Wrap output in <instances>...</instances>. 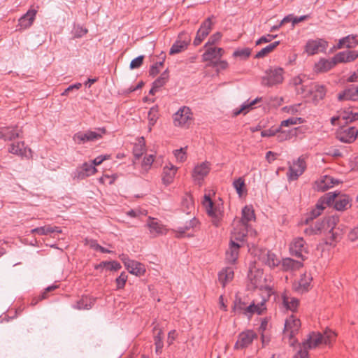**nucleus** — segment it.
<instances>
[{
  "mask_svg": "<svg viewBox=\"0 0 358 358\" xmlns=\"http://www.w3.org/2000/svg\"><path fill=\"white\" fill-rule=\"evenodd\" d=\"M336 334L330 329L326 330L323 334L319 332H311L308 338L303 343V350L299 352L301 358L308 357V350L317 348L320 344L330 345Z\"/></svg>",
  "mask_w": 358,
  "mask_h": 358,
  "instance_id": "1",
  "label": "nucleus"
},
{
  "mask_svg": "<svg viewBox=\"0 0 358 358\" xmlns=\"http://www.w3.org/2000/svg\"><path fill=\"white\" fill-rule=\"evenodd\" d=\"M284 70L280 67L271 68L265 71L261 84L265 87H273L281 84L284 80Z\"/></svg>",
  "mask_w": 358,
  "mask_h": 358,
  "instance_id": "2",
  "label": "nucleus"
},
{
  "mask_svg": "<svg viewBox=\"0 0 358 358\" xmlns=\"http://www.w3.org/2000/svg\"><path fill=\"white\" fill-rule=\"evenodd\" d=\"M106 134V129L104 127H99L95 131L87 130L85 132L79 131L76 133L73 139L78 144L85 143L86 142L95 141L101 139Z\"/></svg>",
  "mask_w": 358,
  "mask_h": 358,
  "instance_id": "3",
  "label": "nucleus"
},
{
  "mask_svg": "<svg viewBox=\"0 0 358 358\" xmlns=\"http://www.w3.org/2000/svg\"><path fill=\"white\" fill-rule=\"evenodd\" d=\"M289 252L292 256L303 261L306 259L305 255L308 254V246L303 238H295L289 245Z\"/></svg>",
  "mask_w": 358,
  "mask_h": 358,
  "instance_id": "4",
  "label": "nucleus"
},
{
  "mask_svg": "<svg viewBox=\"0 0 358 358\" xmlns=\"http://www.w3.org/2000/svg\"><path fill=\"white\" fill-rule=\"evenodd\" d=\"M257 338V334L253 330H245L240 333L234 345L236 350H243L250 346L255 339Z\"/></svg>",
  "mask_w": 358,
  "mask_h": 358,
  "instance_id": "5",
  "label": "nucleus"
},
{
  "mask_svg": "<svg viewBox=\"0 0 358 358\" xmlns=\"http://www.w3.org/2000/svg\"><path fill=\"white\" fill-rule=\"evenodd\" d=\"M203 205L206 208L208 215L212 217L213 224L215 226H218L222 215L220 209L214 206L213 201L210 199V196L206 194L204 196Z\"/></svg>",
  "mask_w": 358,
  "mask_h": 358,
  "instance_id": "6",
  "label": "nucleus"
},
{
  "mask_svg": "<svg viewBox=\"0 0 358 358\" xmlns=\"http://www.w3.org/2000/svg\"><path fill=\"white\" fill-rule=\"evenodd\" d=\"M306 168V164L304 159L299 157L296 161L289 166V171L287 173L289 180H295L303 174Z\"/></svg>",
  "mask_w": 358,
  "mask_h": 358,
  "instance_id": "7",
  "label": "nucleus"
},
{
  "mask_svg": "<svg viewBox=\"0 0 358 358\" xmlns=\"http://www.w3.org/2000/svg\"><path fill=\"white\" fill-rule=\"evenodd\" d=\"M191 110L186 106L180 108L173 115V122L175 126L187 127L189 125V121L192 119Z\"/></svg>",
  "mask_w": 358,
  "mask_h": 358,
  "instance_id": "8",
  "label": "nucleus"
},
{
  "mask_svg": "<svg viewBox=\"0 0 358 358\" xmlns=\"http://www.w3.org/2000/svg\"><path fill=\"white\" fill-rule=\"evenodd\" d=\"M213 16L208 17L204 22H202L200 28L197 31L196 37L193 41L195 46L199 45L204 40V38L209 34L212 28L213 22L212 18Z\"/></svg>",
  "mask_w": 358,
  "mask_h": 358,
  "instance_id": "9",
  "label": "nucleus"
},
{
  "mask_svg": "<svg viewBox=\"0 0 358 358\" xmlns=\"http://www.w3.org/2000/svg\"><path fill=\"white\" fill-rule=\"evenodd\" d=\"M301 327V321L296 318L294 315H292L286 319L284 327V335L293 338L294 335L298 332Z\"/></svg>",
  "mask_w": 358,
  "mask_h": 358,
  "instance_id": "10",
  "label": "nucleus"
},
{
  "mask_svg": "<svg viewBox=\"0 0 358 358\" xmlns=\"http://www.w3.org/2000/svg\"><path fill=\"white\" fill-rule=\"evenodd\" d=\"M8 152L22 157L29 158L31 157V150L25 145L24 141L11 143L8 148Z\"/></svg>",
  "mask_w": 358,
  "mask_h": 358,
  "instance_id": "11",
  "label": "nucleus"
},
{
  "mask_svg": "<svg viewBox=\"0 0 358 358\" xmlns=\"http://www.w3.org/2000/svg\"><path fill=\"white\" fill-rule=\"evenodd\" d=\"M358 130L355 127L341 129L336 134V138L341 142L345 143H352L357 136Z\"/></svg>",
  "mask_w": 358,
  "mask_h": 358,
  "instance_id": "12",
  "label": "nucleus"
},
{
  "mask_svg": "<svg viewBox=\"0 0 358 358\" xmlns=\"http://www.w3.org/2000/svg\"><path fill=\"white\" fill-rule=\"evenodd\" d=\"M327 45V42L322 39L310 40L306 45V52L310 55H313L324 51Z\"/></svg>",
  "mask_w": 358,
  "mask_h": 358,
  "instance_id": "13",
  "label": "nucleus"
},
{
  "mask_svg": "<svg viewBox=\"0 0 358 358\" xmlns=\"http://www.w3.org/2000/svg\"><path fill=\"white\" fill-rule=\"evenodd\" d=\"M190 41V37L186 36L185 34H180L179 35V40H177L171 46L169 54L175 55L185 50Z\"/></svg>",
  "mask_w": 358,
  "mask_h": 358,
  "instance_id": "14",
  "label": "nucleus"
},
{
  "mask_svg": "<svg viewBox=\"0 0 358 358\" xmlns=\"http://www.w3.org/2000/svg\"><path fill=\"white\" fill-rule=\"evenodd\" d=\"M210 169V163L208 162L196 165L192 172L193 179L200 182L208 174Z\"/></svg>",
  "mask_w": 358,
  "mask_h": 358,
  "instance_id": "15",
  "label": "nucleus"
},
{
  "mask_svg": "<svg viewBox=\"0 0 358 358\" xmlns=\"http://www.w3.org/2000/svg\"><path fill=\"white\" fill-rule=\"evenodd\" d=\"M147 227L150 233L154 237L162 235L166 233V229L158 220L149 217Z\"/></svg>",
  "mask_w": 358,
  "mask_h": 358,
  "instance_id": "16",
  "label": "nucleus"
},
{
  "mask_svg": "<svg viewBox=\"0 0 358 358\" xmlns=\"http://www.w3.org/2000/svg\"><path fill=\"white\" fill-rule=\"evenodd\" d=\"M338 99L342 101H358V85H352L338 95Z\"/></svg>",
  "mask_w": 358,
  "mask_h": 358,
  "instance_id": "17",
  "label": "nucleus"
},
{
  "mask_svg": "<svg viewBox=\"0 0 358 358\" xmlns=\"http://www.w3.org/2000/svg\"><path fill=\"white\" fill-rule=\"evenodd\" d=\"M96 169L91 163H84L74 173V178L83 180L95 173Z\"/></svg>",
  "mask_w": 358,
  "mask_h": 358,
  "instance_id": "18",
  "label": "nucleus"
},
{
  "mask_svg": "<svg viewBox=\"0 0 358 358\" xmlns=\"http://www.w3.org/2000/svg\"><path fill=\"white\" fill-rule=\"evenodd\" d=\"M358 57V51L346 50L339 52L334 57L336 65L338 63H348L355 60Z\"/></svg>",
  "mask_w": 358,
  "mask_h": 358,
  "instance_id": "19",
  "label": "nucleus"
},
{
  "mask_svg": "<svg viewBox=\"0 0 358 358\" xmlns=\"http://www.w3.org/2000/svg\"><path fill=\"white\" fill-rule=\"evenodd\" d=\"M37 10L35 9H29L18 20V27L20 29H25L30 27L36 17Z\"/></svg>",
  "mask_w": 358,
  "mask_h": 358,
  "instance_id": "20",
  "label": "nucleus"
},
{
  "mask_svg": "<svg viewBox=\"0 0 358 358\" xmlns=\"http://www.w3.org/2000/svg\"><path fill=\"white\" fill-rule=\"evenodd\" d=\"M248 224H242L238 222L236 227L234 228V231L232 234V237L231 239L234 240L235 242L244 241L245 238L248 232Z\"/></svg>",
  "mask_w": 358,
  "mask_h": 358,
  "instance_id": "21",
  "label": "nucleus"
},
{
  "mask_svg": "<svg viewBox=\"0 0 358 358\" xmlns=\"http://www.w3.org/2000/svg\"><path fill=\"white\" fill-rule=\"evenodd\" d=\"M241 245L238 243L231 239L229 248L226 251V260L231 264H234L238 259L239 248Z\"/></svg>",
  "mask_w": 358,
  "mask_h": 358,
  "instance_id": "22",
  "label": "nucleus"
},
{
  "mask_svg": "<svg viewBox=\"0 0 358 358\" xmlns=\"http://www.w3.org/2000/svg\"><path fill=\"white\" fill-rule=\"evenodd\" d=\"M22 130L18 127H1V135L4 141H13L20 136Z\"/></svg>",
  "mask_w": 358,
  "mask_h": 358,
  "instance_id": "23",
  "label": "nucleus"
},
{
  "mask_svg": "<svg viewBox=\"0 0 358 358\" xmlns=\"http://www.w3.org/2000/svg\"><path fill=\"white\" fill-rule=\"evenodd\" d=\"M282 269L285 271H296L303 266L302 261L294 260L291 258H285L281 262Z\"/></svg>",
  "mask_w": 358,
  "mask_h": 358,
  "instance_id": "24",
  "label": "nucleus"
},
{
  "mask_svg": "<svg viewBox=\"0 0 358 358\" xmlns=\"http://www.w3.org/2000/svg\"><path fill=\"white\" fill-rule=\"evenodd\" d=\"M336 66L334 57L331 59H321L315 65V71L317 73L327 72Z\"/></svg>",
  "mask_w": 358,
  "mask_h": 358,
  "instance_id": "25",
  "label": "nucleus"
},
{
  "mask_svg": "<svg viewBox=\"0 0 358 358\" xmlns=\"http://www.w3.org/2000/svg\"><path fill=\"white\" fill-rule=\"evenodd\" d=\"M339 222V217L338 215H332L326 217L324 220L325 223V231H328L329 234H331L332 239H336V232L334 231L336 224Z\"/></svg>",
  "mask_w": 358,
  "mask_h": 358,
  "instance_id": "26",
  "label": "nucleus"
},
{
  "mask_svg": "<svg viewBox=\"0 0 358 358\" xmlns=\"http://www.w3.org/2000/svg\"><path fill=\"white\" fill-rule=\"evenodd\" d=\"M176 171L177 168L172 164H170V166H164L163 169L162 176V181L164 184L166 185L171 184L173 181Z\"/></svg>",
  "mask_w": 358,
  "mask_h": 358,
  "instance_id": "27",
  "label": "nucleus"
},
{
  "mask_svg": "<svg viewBox=\"0 0 358 358\" xmlns=\"http://www.w3.org/2000/svg\"><path fill=\"white\" fill-rule=\"evenodd\" d=\"M334 206L338 211H343L350 208L351 204L349 196L345 194H340V192H338V196Z\"/></svg>",
  "mask_w": 358,
  "mask_h": 358,
  "instance_id": "28",
  "label": "nucleus"
},
{
  "mask_svg": "<svg viewBox=\"0 0 358 358\" xmlns=\"http://www.w3.org/2000/svg\"><path fill=\"white\" fill-rule=\"evenodd\" d=\"M262 100V97H257L255 99L249 101L248 100L244 102L239 109H235L233 111L234 116H237L241 113L244 115L249 112L256 103H259Z\"/></svg>",
  "mask_w": 358,
  "mask_h": 358,
  "instance_id": "29",
  "label": "nucleus"
},
{
  "mask_svg": "<svg viewBox=\"0 0 358 358\" xmlns=\"http://www.w3.org/2000/svg\"><path fill=\"white\" fill-rule=\"evenodd\" d=\"M125 267L130 273L138 276L143 275L145 272L143 264L134 260H131L130 262H128Z\"/></svg>",
  "mask_w": 358,
  "mask_h": 358,
  "instance_id": "30",
  "label": "nucleus"
},
{
  "mask_svg": "<svg viewBox=\"0 0 358 358\" xmlns=\"http://www.w3.org/2000/svg\"><path fill=\"white\" fill-rule=\"evenodd\" d=\"M234 273L232 268L227 267L224 269H222L218 274V280L219 282L222 285V287H225V285L232 280L234 278Z\"/></svg>",
  "mask_w": 358,
  "mask_h": 358,
  "instance_id": "31",
  "label": "nucleus"
},
{
  "mask_svg": "<svg viewBox=\"0 0 358 358\" xmlns=\"http://www.w3.org/2000/svg\"><path fill=\"white\" fill-rule=\"evenodd\" d=\"M282 303L284 307L287 310H289L292 312L295 311L299 306V300L296 298L291 297L286 293L282 295Z\"/></svg>",
  "mask_w": 358,
  "mask_h": 358,
  "instance_id": "32",
  "label": "nucleus"
},
{
  "mask_svg": "<svg viewBox=\"0 0 358 358\" xmlns=\"http://www.w3.org/2000/svg\"><path fill=\"white\" fill-rule=\"evenodd\" d=\"M262 261L270 268H274L280 264V261L275 254L271 251H268L265 255H263Z\"/></svg>",
  "mask_w": 358,
  "mask_h": 358,
  "instance_id": "33",
  "label": "nucleus"
},
{
  "mask_svg": "<svg viewBox=\"0 0 358 358\" xmlns=\"http://www.w3.org/2000/svg\"><path fill=\"white\" fill-rule=\"evenodd\" d=\"M94 304V301L87 296H83L82 298L77 301L75 304L73 305V308L78 310H89L92 308V306Z\"/></svg>",
  "mask_w": 358,
  "mask_h": 358,
  "instance_id": "34",
  "label": "nucleus"
},
{
  "mask_svg": "<svg viewBox=\"0 0 358 358\" xmlns=\"http://www.w3.org/2000/svg\"><path fill=\"white\" fill-rule=\"evenodd\" d=\"M120 264L117 261H103L94 266L96 270L106 268L108 271H118L121 268Z\"/></svg>",
  "mask_w": 358,
  "mask_h": 358,
  "instance_id": "35",
  "label": "nucleus"
},
{
  "mask_svg": "<svg viewBox=\"0 0 358 358\" xmlns=\"http://www.w3.org/2000/svg\"><path fill=\"white\" fill-rule=\"evenodd\" d=\"M338 196V193L336 192H328L321 196L320 199L318 200V202L320 203V205H322V206H330L331 205L335 204L336 200Z\"/></svg>",
  "mask_w": 358,
  "mask_h": 358,
  "instance_id": "36",
  "label": "nucleus"
},
{
  "mask_svg": "<svg viewBox=\"0 0 358 358\" xmlns=\"http://www.w3.org/2000/svg\"><path fill=\"white\" fill-rule=\"evenodd\" d=\"M338 183V181L334 180L332 177L325 176L317 183V190L324 192L328 189L332 187L334 184Z\"/></svg>",
  "mask_w": 358,
  "mask_h": 358,
  "instance_id": "37",
  "label": "nucleus"
},
{
  "mask_svg": "<svg viewBox=\"0 0 358 358\" xmlns=\"http://www.w3.org/2000/svg\"><path fill=\"white\" fill-rule=\"evenodd\" d=\"M264 306V304L263 302L258 305H255L254 303H252L249 306H246L244 309L243 315L247 316L248 318L251 317L255 313L260 315L262 310L265 308Z\"/></svg>",
  "mask_w": 358,
  "mask_h": 358,
  "instance_id": "38",
  "label": "nucleus"
},
{
  "mask_svg": "<svg viewBox=\"0 0 358 358\" xmlns=\"http://www.w3.org/2000/svg\"><path fill=\"white\" fill-rule=\"evenodd\" d=\"M255 213L252 207L245 206L242 210V217L239 221L242 224H248V222L255 220Z\"/></svg>",
  "mask_w": 358,
  "mask_h": 358,
  "instance_id": "39",
  "label": "nucleus"
},
{
  "mask_svg": "<svg viewBox=\"0 0 358 358\" xmlns=\"http://www.w3.org/2000/svg\"><path fill=\"white\" fill-rule=\"evenodd\" d=\"M322 230H325V223L324 220L322 222H316L313 226L305 229V233L308 235L317 234Z\"/></svg>",
  "mask_w": 358,
  "mask_h": 358,
  "instance_id": "40",
  "label": "nucleus"
},
{
  "mask_svg": "<svg viewBox=\"0 0 358 358\" xmlns=\"http://www.w3.org/2000/svg\"><path fill=\"white\" fill-rule=\"evenodd\" d=\"M198 220L194 217L192 220H190L188 222H187L184 226L179 227L177 229V237H182V235L185 234L187 231L189 230L192 228L195 227L198 224Z\"/></svg>",
  "mask_w": 358,
  "mask_h": 358,
  "instance_id": "41",
  "label": "nucleus"
},
{
  "mask_svg": "<svg viewBox=\"0 0 358 358\" xmlns=\"http://www.w3.org/2000/svg\"><path fill=\"white\" fill-rule=\"evenodd\" d=\"M324 208L325 206L320 205V203L317 201L315 208L313 209L307 215L305 220L306 224H308L309 222L312 221L313 220L320 215Z\"/></svg>",
  "mask_w": 358,
  "mask_h": 358,
  "instance_id": "42",
  "label": "nucleus"
},
{
  "mask_svg": "<svg viewBox=\"0 0 358 358\" xmlns=\"http://www.w3.org/2000/svg\"><path fill=\"white\" fill-rule=\"evenodd\" d=\"M280 44V41H275L265 48H262L260 51H259L255 56V58H262L266 55L271 52L278 45Z\"/></svg>",
  "mask_w": 358,
  "mask_h": 358,
  "instance_id": "43",
  "label": "nucleus"
},
{
  "mask_svg": "<svg viewBox=\"0 0 358 358\" xmlns=\"http://www.w3.org/2000/svg\"><path fill=\"white\" fill-rule=\"evenodd\" d=\"M162 331L161 329H159L158 333L155 336L154 341H155V352L157 355H159L162 352V348L164 347V343L162 341Z\"/></svg>",
  "mask_w": 358,
  "mask_h": 358,
  "instance_id": "44",
  "label": "nucleus"
},
{
  "mask_svg": "<svg viewBox=\"0 0 358 358\" xmlns=\"http://www.w3.org/2000/svg\"><path fill=\"white\" fill-rule=\"evenodd\" d=\"M311 280L312 277L310 274L304 273L302 275L299 282L300 289L302 291H307L310 287Z\"/></svg>",
  "mask_w": 358,
  "mask_h": 358,
  "instance_id": "45",
  "label": "nucleus"
},
{
  "mask_svg": "<svg viewBox=\"0 0 358 358\" xmlns=\"http://www.w3.org/2000/svg\"><path fill=\"white\" fill-rule=\"evenodd\" d=\"M182 205L183 208H186L187 213H189L192 210L194 209V203L193 198L191 195L187 194L182 199Z\"/></svg>",
  "mask_w": 358,
  "mask_h": 358,
  "instance_id": "46",
  "label": "nucleus"
},
{
  "mask_svg": "<svg viewBox=\"0 0 358 358\" xmlns=\"http://www.w3.org/2000/svg\"><path fill=\"white\" fill-rule=\"evenodd\" d=\"M245 307L246 303L245 302H243L241 298L236 297L234 303V312H235V313L236 314H243L244 309Z\"/></svg>",
  "mask_w": 358,
  "mask_h": 358,
  "instance_id": "47",
  "label": "nucleus"
},
{
  "mask_svg": "<svg viewBox=\"0 0 358 358\" xmlns=\"http://www.w3.org/2000/svg\"><path fill=\"white\" fill-rule=\"evenodd\" d=\"M251 54V50L249 48H245L243 49H238L233 53V56L235 57H241V59H245L250 57Z\"/></svg>",
  "mask_w": 358,
  "mask_h": 358,
  "instance_id": "48",
  "label": "nucleus"
},
{
  "mask_svg": "<svg viewBox=\"0 0 358 358\" xmlns=\"http://www.w3.org/2000/svg\"><path fill=\"white\" fill-rule=\"evenodd\" d=\"M169 79V73L168 71L166 70L164 71L161 76L154 81L153 84L155 85V87L160 88L162 87L165 83L167 82Z\"/></svg>",
  "mask_w": 358,
  "mask_h": 358,
  "instance_id": "49",
  "label": "nucleus"
},
{
  "mask_svg": "<svg viewBox=\"0 0 358 358\" xmlns=\"http://www.w3.org/2000/svg\"><path fill=\"white\" fill-rule=\"evenodd\" d=\"M157 118H158L157 109L155 107L151 108L148 113L149 126H150L149 131L151 130L152 127L156 123Z\"/></svg>",
  "mask_w": 358,
  "mask_h": 358,
  "instance_id": "50",
  "label": "nucleus"
},
{
  "mask_svg": "<svg viewBox=\"0 0 358 358\" xmlns=\"http://www.w3.org/2000/svg\"><path fill=\"white\" fill-rule=\"evenodd\" d=\"M303 122V120L301 117H289L285 120H282L280 123V127H289L290 125H294L297 124H301Z\"/></svg>",
  "mask_w": 358,
  "mask_h": 358,
  "instance_id": "51",
  "label": "nucleus"
},
{
  "mask_svg": "<svg viewBox=\"0 0 358 358\" xmlns=\"http://www.w3.org/2000/svg\"><path fill=\"white\" fill-rule=\"evenodd\" d=\"M278 127H280V131L277 133V139L278 141L282 142L284 141H286L287 139H289L293 135V131H283L282 130V127L279 126Z\"/></svg>",
  "mask_w": 358,
  "mask_h": 358,
  "instance_id": "52",
  "label": "nucleus"
},
{
  "mask_svg": "<svg viewBox=\"0 0 358 358\" xmlns=\"http://www.w3.org/2000/svg\"><path fill=\"white\" fill-rule=\"evenodd\" d=\"M343 38L345 42V48H355L358 44V41L356 39V37L353 35H348L345 37H343Z\"/></svg>",
  "mask_w": 358,
  "mask_h": 358,
  "instance_id": "53",
  "label": "nucleus"
},
{
  "mask_svg": "<svg viewBox=\"0 0 358 358\" xmlns=\"http://www.w3.org/2000/svg\"><path fill=\"white\" fill-rule=\"evenodd\" d=\"M202 57L204 61H210L213 59L218 58L215 48H208Z\"/></svg>",
  "mask_w": 358,
  "mask_h": 358,
  "instance_id": "54",
  "label": "nucleus"
},
{
  "mask_svg": "<svg viewBox=\"0 0 358 358\" xmlns=\"http://www.w3.org/2000/svg\"><path fill=\"white\" fill-rule=\"evenodd\" d=\"M127 274L125 272H122L120 273V275L115 280L117 289H122L124 287L127 280Z\"/></svg>",
  "mask_w": 358,
  "mask_h": 358,
  "instance_id": "55",
  "label": "nucleus"
},
{
  "mask_svg": "<svg viewBox=\"0 0 358 358\" xmlns=\"http://www.w3.org/2000/svg\"><path fill=\"white\" fill-rule=\"evenodd\" d=\"M233 186L239 196L242 195L243 189L245 187V181L242 178H238L233 182Z\"/></svg>",
  "mask_w": 358,
  "mask_h": 358,
  "instance_id": "56",
  "label": "nucleus"
},
{
  "mask_svg": "<svg viewBox=\"0 0 358 358\" xmlns=\"http://www.w3.org/2000/svg\"><path fill=\"white\" fill-rule=\"evenodd\" d=\"M31 233L33 234H37L38 235H47L48 234H51V226H43L33 229L31 231Z\"/></svg>",
  "mask_w": 358,
  "mask_h": 358,
  "instance_id": "57",
  "label": "nucleus"
},
{
  "mask_svg": "<svg viewBox=\"0 0 358 358\" xmlns=\"http://www.w3.org/2000/svg\"><path fill=\"white\" fill-rule=\"evenodd\" d=\"M185 149H186V148H181L180 149L176 150L173 152L174 155L178 162H183L184 161L186 160L187 156H186Z\"/></svg>",
  "mask_w": 358,
  "mask_h": 358,
  "instance_id": "58",
  "label": "nucleus"
},
{
  "mask_svg": "<svg viewBox=\"0 0 358 358\" xmlns=\"http://www.w3.org/2000/svg\"><path fill=\"white\" fill-rule=\"evenodd\" d=\"M279 131H280V127H277L275 129L270 128V129L262 131L261 136L262 137H271V136H273L276 135L277 133H278Z\"/></svg>",
  "mask_w": 358,
  "mask_h": 358,
  "instance_id": "59",
  "label": "nucleus"
},
{
  "mask_svg": "<svg viewBox=\"0 0 358 358\" xmlns=\"http://www.w3.org/2000/svg\"><path fill=\"white\" fill-rule=\"evenodd\" d=\"M222 38V34L220 32H216L210 36L208 42L205 44V48L214 45Z\"/></svg>",
  "mask_w": 358,
  "mask_h": 358,
  "instance_id": "60",
  "label": "nucleus"
},
{
  "mask_svg": "<svg viewBox=\"0 0 358 358\" xmlns=\"http://www.w3.org/2000/svg\"><path fill=\"white\" fill-rule=\"evenodd\" d=\"M143 59L144 56L140 55L136 57L135 59H132L129 66L130 69H134L139 68L143 64Z\"/></svg>",
  "mask_w": 358,
  "mask_h": 358,
  "instance_id": "61",
  "label": "nucleus"
},
{
  "mask_svg": "<svg viewBox=\"0 0 358 358\" xmlns=\"http://www.w3.org/2000/svg\"><path fill=\"white\" fill-rule=\"evenodd\" d=\"M277 35L267 34L262 36L256 41V45H259L262 43H266L271 42L273 39L275 38Z\"/></svg>",
  "mask_w": 358,
  "mask_h": 358,
  "instance_id": "62",
  "label": "nucleus"
},
{
  "mask_svg": "<svg viewBox=\"0 0 358 358\" xmlns=\"http://www.w3.org/2000/svg\"><path fill=\"white\" fill-rule=\"evenodd\" d=\"M314 90L316 92L315 96H317L321 99L324 97L325 94H326V90L323 85H315Z\"/></svg>",
  "mask_w": 358,
  "mask_h": 358,
  "instance_id": "63",
  "label": "nucleus"
},
{
  "mask_svg": "<svg viewBox=\"0 0 358 358\" xmlns=\"http://www.w3.org/2000/svg\"><path fill=\"white\" fill-rule=\"evenodd\" d=\"M163 62H157L152 66H151L149 73L151 76L155 77L159 73V67L163 65Z\"/></svg>",
  "mask_w": 358,
  "mask_h": 358,
  "instance_id": "64",
  "label": "nucleus"
}]
</instances>
